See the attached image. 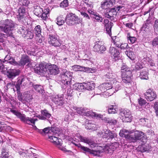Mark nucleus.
Returning a JSON list of instances; mask_svg holds the SVG:
<instances>
[{
    "label": "nucleus",
    "mask_w": 158,
    "mask_h": 158,
    "mask_svg": "<svg viewBox=\"0 0 158 158\" xmlns=\"http://www.w3.org/2000/svg\"><path fill=\"white\" fill-rule=\"evenodd\" d=\"M81 141L86 143L89 145L92 148H94L95 147H97L98 148L97 150H91L87 147L82 146L80 144H78L75 143L74 144L78 148H80L83 151L89 152L90 154L93 155L94 156H96L98 157L101 156V154L104 152L103 150L102 151L103 147L101 146H98L97 144L95 143L91 139L88 138L80 136L79 138Z\"/></svg>",
    "instance_id": "obj_1"
},
{
    "label": "nucleus",
    "mask_w": 158,
    "mask_h": 158,
    "mask_svg": "<svg viewBox=\"0 0 158 158\" xmlns=\"http://www.w3.org/2000/svg\"><path fill=\"white\" fill-rule=\"evenodd\" d=\"M146 142V136L142 131H139V151L144 152L150 151L151 147Z\"/></svg>",
    "instance_id": "obj_2"
},
{
    "label": "nucleus",
    "mask_w": 158,
    "mask_h": 158,
    "mask_svg": "<svg viewBox=\"0 0 158 158\" xmlns=\"http://www.w3.org/2000/svg\"><path fill=\"white\" fill-rule=\"evenodd\" d=\"M16 24L11 20L6 19L5 20L4 24L0 26V29L6 33L9 36L12 35V31L15 27Z\"/></svg>",
    "instance_id": "obj_3"
},
{
    "label": "nucleus",
    "mask_w": 158,
    "mask_h": 158,
    "mask_svg": "<svg viewBox=\"0 0 158 158\" xmlns=\"http://www.w3.org/2000/svg\"><path fill=\"white\" fill-rule=\"evenodd\" d=\"M10 111L17 116L22 121L28 124L32 123L34 125L35 122L38 120L37 118L26 117L25 114H22L18 111L13 110L11 109H10Z\"/></svg>",
    "instance_id": "obj_4"
},
{
    "label": "nucleus",
    "mask_w": 158,
    "mask_h": 158,
    "mask_svg": "<svg viewBox=\"0 0 158 158\" xmlns=\"http://www.w3.org/2000/svg\"><path fill=\"white\" fill-rule=\"evenodd\" d=\"M133 130L130 131L125 129L121 130L119 135L121 137L126 138H131L134 140H138V131H136L134 132Z\"/></svg>",
    "instance_id": "obj_5"
},
{
    "label": "nucleus",
    "mask_w": 158,
    "mask_h": 158,
    "mask_svg": "<svg viewBox=\"0 0 158 158\" xmlns=\"http://www.w3.org/2000/svg\"><path fill=\"white\" fill-rule=\"evenodd\" d=\"M97 134L98 136L106 138L107 140H111L116 136V134L114 132L111 131L108 129H103L102 131L98 132Z\"/></svg>",
    "instance_id": "obj_6"
},
{
    "label": "nucleus",
    "mask_w": 158,
    "mask_h": 158,
    "mask_svg": "<svg viewBox=\"0 0 158 158\" xmlns=\"http://www.w3.org/2000/svg\"><path fill=\"white\" fill-rule=\"evenodd\" d=\"M61 76L62 82L64 85L69 84L72 80V73L66 69H63Z\"/></svg>",
    "instance_id": "obj_7"
},
{
    "label": "nucleus",
    "mask_w": 158,
    "mask_h": 158,
    "mask_svg": "<svg viewBox=\"0 0 158 158\" xmlns=\"http://www.w3.org/2000/svg\"><path fill=\"white\" fill-rule=\"evenodd\" d=\"M66 23L69 26L78 24L81 22L80 19L78 17H76L74 14L68 15L66 18Z\"/></svg>",
    "instance_id": "obj_8"
},
{
    "label": "nucleus",
    "mask_w": 158,
    "mask_h": 158,
    "mask_svg": "<svg viewBox=\"0 0 158 158\" xmlns=\"http://www.w3.org/2000/svg\"><path fill=\"white\" fill-rule=\"evenodd\" d=\"M104 12V15L106 18L109 19L112 21H114L117 12L115 8H112L111 9H107Z\"/></svg>",
    "instance_id": "obj_9"
},
{
    "label": "nucleus",
    "mask_w": 158,
    "mask_h": 158,
    "mask_svg": "<svg viewBox=\"0 0 158 158\" xmlns=\"http://www.w3.org/2000/svg\"><path fill=\"white\" fill-rule=\"evenodd\" d=\"M28 83V80L27 77L21 76L18 78V81L15 85L17 90L19 91L20 87H25Z\"/></svg>",
    "instance_id": "obj_10"
},
{
    "label": "nucleus",
    "mask_w": 158,
    "mask_h": 158,
    "mask_svg": "<svg viewBox=\"0 0 158 158\" xmlns=\"http://www.w3.org/2000/svg\"><path fill=\"white\" fill-rule=\"evenodd\" d=\"M93 50L99 53H103L106 51V48L104 45L103 42L99 41L95 43L93 47Z\"/></svg>",
    "instance_id": "obj_11"
},
{
    "label": "nucleus",
    "mask_w": 158,
    "mask_h": 158,
    "mask_svg": "<svg viewBox=\"0 0 158 158\" xmlns=\"http://www.w3.org/2000/svg\"><path fill=\"white\" fill-rule=\"evenodd\" d=\"M46 72V76L55 75L58 73L59 69L57 67L55 64L47 65Z\"/></svg>",
    "instance_id": "obj_12"
},
{
    "label": "nucleus",
    "mask_w": 158,
    "mask_h": 158,
    "mask_svg": "<svg viewBox=\"0 0 158 158\" xmlns=\"http://www.w3.org/2000/svg\"><path fill=\"white\" fill-rule=\"evenodd\" d=\"M144 96L148 101H152L155 99L156 95L155 92L149 89L144 94Z\"/></svg>",
    "instance_id": "obj_13"
},
{
    "label": "nucleus",
    "mask_w": 158,
    "mask_h": 158,
    "mask_svg": "<svg viewBox=\"0 0 158 158\" xmlns=\"http://www.w3.org/2000/svg\"><path fill=\"white\" fill-rule=\"evenodd\" d=\"M63 94L53 95L52 96V100L57 105L61 106L64 104V98Z\"/></svg>",
    "instance_id": "obj_14"
},
{
    "label": "nucleus",
    "mask_w": 158,
    "mask_h": 158,
    "mask_svg": "<svg viewBox=\"0 0 158 158\" xmlns=\"http://www.w3.org/2000/svg\"><path fill=\"white\" fill-rule=\"evenodd\" d=\"M118 147V143L114 142L111 144H109L103 147L102 150L104 152L107 153H111Z\"/></svg>",
    "instance_id": "obj_15"
},
{
    "label": "nucleus",
    "mask_w": 158,
    "mask_h": 158,
    "mask_svg": "<svg viewBox=\"0 0 158 158\" xmlns=\"http://www.w3.org/2000/svg\"><path fill=\"white\" fill-rule=\"evenodd\" d=\"M49 43L52 46L57 47L61 45V44L57 38L53 35H49L48 39Z\"/></svg>",
    "instance_id": "obj_16"
},
{
    "label": "nucleus",
    "mask_w": 158,
    "mask_h": 158,
    "mask_svg": "<svg viewBox=\"0 0 158 158\" xmlns=\"http://www.w3.org/2000/svg\"><path fill=\"white\" fill-rule=\"evenodd\" d=\"M47 64L44 63H40L38 66H37L35 69V72L37 73H43L46 74Z\"/></svg>",
    "instance_id": "obj_17"
},
{
    "label": "nucleus",
    "mask_w": 158,
    "mask_h": 158,
    "mask_svg": "<svg viewBox=\"0 0 158 158\" xmlns=\"http://www.w3.org/2000/svg\"><path fill=\"white\" fill-rule=\"evenodd\" d=\"M109 53L111 57L115 61L118 60L120 58V52L116 48L114 47H110L109 49Z\"/></svg>",
    "instance_id": "obj_18"
},
{
    "label": "nucleus",
    "mask_w": 158,
    "mask_h": 158,
    "mask_svg": "<svg viewBox=\"0 0 158 158\" xmlns=\"http://www.w3.org/2000/svg\"><path fill=\"white\" fill-rule=\"evenodd\" d=\"M131 112L128 109H125L120 113L121 115L123 117L122 119L123 121L125 122L131 121Z\"/></svg>",
    "instance_id": "obj_19"
},
{
    "label": "nucleus",
    "mask_w": 158,
    "mask_h": 158,
    "mask_svg": "<svg viewBox=\"0 0 158 158\" xmlns=\"http://www.w3.org/2000/svg\"><path fill=\"white\" fill-rule=\"evenodd\" d=\"M77 89L79 90V89H82L85 88L86 89L88 90H92L95 87V84L93 82H89L85 84V85L83 86L81 84H78L77 85Z\"/></svg>",
    "instance_id": "obj_20"
},
{
    "label": "nucleus",
    "mask_w": 158,
    "mask_h": 158,
    "mask_svg": "<svg viewBox=\"0 0 158 158\" xmlns=\"http://www.w3.org/2000/svg\"><path fill=\"white\" fill-rule=\"evenodd\" d=\"M20 73V71L19 69H10L7 72V76L8 78L13 79L19 75Z\"/></svg>",
    "instance_id": "obj_21"
},
{
    "label": "nucleus",
    "mask_w": 158,
    "mask_h": 158,
    "mask_svg": "<svg viewBox=\"0 0 158 158\" xmlns=\"http://www.w3.org/2000/svg\"><path fill=\"white\" fill-rule=\"evenodd\" d=\"M51 116V114L49 113L47 110H44L41 111V114H39L36 116V117L40 119L45 120L48 119Z\"/></svg>",
    "instance_id": "obj_22"
},
{
    "label": "nucleus",
    "mask_w": 158,
    "mask_h": 158,
    "mask_svg": "<svg viewBox=\"0 0 158 158\" xmlns=\"http://www.w3.org/2000/svg\"><path fill=\"white\" fill-rule=\"evenodd\" d=\"M104 23L106 31L109 35H111V29L113 25V23L109 22L108 20L106 19H104Z\"/></svg>",
    "instance_id": "obj_23"
},
{
    "label": "nucleus",
    "mask_w": 158,
    "mask_h": 158,
    "mask_svg": "<svg viewBox=\"0 0 158 158\" xmlns=\"http://www.w3.org/2000/svg\"><path fill=\"white\" fill-rule=\"evenodd\" d=\"M31 62V60L27 55H23L22 56L20 60L18 62V65L23 66L27 63Z\"/></svg>",
    "instance_id": "obj_24"
},
{
    "label": "nucleus",
    "mask_w": 158,
    "mask_h": 158,
    "mask_svg": "<svg viewBox=\"0 0 158 158\" xmlns=\"http://www.w3.org/2000/svg\"><path fill=\"white\" fill-rule=\"evenodd\" d=\"M115 2V0H106L105 1L102 3V7L104 8L106 7L105 9H106L107 8L112 6Z\"/></svg>",
    "instance_id": "obj_25"
},
{
    "label": "nucleus",
    "mask_w": 158,
    "mask_h": 158,
    "mask_svg": "<svg viewBox=\"0 0 158 158\" xmlns=\"http://www.w3.org/2000/svg\"><path fill=\"white\" fill-rule=\"evenodd\" d=\"M25 11V9L24 6L21 7L18 9L16 13V15L18 19L20 20L23 18Z\"/></svg>",
    "instance_id": "obj_26"
},
{
    "label": "nucleus",
    "mask_w": 158,
    "mask_h": 158,
    "mask_svg": "<svg viewBox=\"0 0 158 158\" xmlns=\"http://www.w3.org/2000/svg\"><path fill=\"white\" fill-rule=\"evenodd\" d=\"M85 112L83 114V115L87 116L93 117H98L100 118H102V115L100 114H98L95 112H94L91 111H88L87 110H85Z\"/></svg>",
    "instance_id": "obj_27"
},
{
    "label": "nucleus",
    "mask_w": 158,
    "mask_h": 158,
    "mask_svg": "<svg viewBox=\"0 0 158 158\" xmlns=\"http://www.w3.org/2000/svg\"><path fill=\"white\" fill-rule=\"evenodd\" d=\"M132 76V73L130 75H128L127 74H122V81L123 83L125 84L131 82Z\"/></svg>",
    "instance_id": "obj_28"
},
{
    "label": "nucleus",
    "mask_w": 158,
    "mask_h": 158,
    "mask_svg": "<svg viewBox=\"0 0 158 158\" xmlns=\"http://www.w3.org/2000/svg\"><path fill=\"white\" fill-rule=\"evenodd\" d=\"M55 127H52L51 128L47 127L44 129L42 130L41 132V134H43L44 133H53V134H56L57 133L58 131L56 129Z\"/></svg>",
    "instance_id": "obj_29"
},
{
    "label": "nucleus",
    "mask_w": 158,
    "mask_h": 158,
    "mask_svg": "<svg viewBox=\"0 0 158 158\" xmlns=\"http://www.w3.org/2000/svg\"><path fill=\"white\" fill-rule=\"evenodd\" d=\"M121 72L122 74H127L128 75H130L131 73H132L129 68L127 67V66L124 64H123L122 65L121 68Z\"/></svg>",
    "instance_id": "obj_30"
},
{
    "label": "nucleus",
    "mask_w": 158,
    "mask_h": 158,
    "mask_svg": "<svg viewBox=\"0 0 158 158\" xmlns=\"http://www.w3.org/2000/svg\"><path fill=\"white\" fill-rule=\"evenodd\" d=\"M34 12V14L38 17H40L41 13L43 12V10L40 6H35Z\"/></svg>",
    "instance_id": "obj_31"
},
{
    "label": "nucleus",
    "mask_w": 158,
    "mask_h": 158,
    "mask_svg": "<svg viewBox=\"0 0 158 158\" xmlns=\"http://www.w3.org/2000/svg\"><path fill=\"white\" fill-rule=\"evenodd\" d=\"M66 20V19L63 15L60 16L58 17L56 19V23L59 26L63 25Z\"/></svg>",
    "instance_id": "obj_32"
},
{
    "label": "nucleus",
    "mask_w": 158,
    "mask_h": 158,
    "mask_svg": "<svg viewBox=\"0 0 158 158\" xmlns=\"http://www.w3.org/2000/svg\"><path fill=\"white\" fill-rule=\"evenodd\" d=\"M49 9L48 8H46L44 9L43 12L41 13V18L45 20L48 18L49 16Z\"/></svg>",
    "instance_id": "obj_33"
},
{
    "label": "nucleus",
    "mask_w": 158,
    "mask_h": 158,
    "mask_svg": "<svg viewBox=\"0 0 158 158\" xmlns=\"http://www.w3.org/2000/svg\"><path fill=\"white\" fill-rule=\"evenodd\" d=\"M148 73L146 69H143L142 72H141L140 74V78L142 79L148 80Z\"/></svg>",
    "instance_id": "obj_34"
},
{
    "label": "nucleus",
    "mask_w": 158,
    "mask_h": 158,
    "mask_svg": "<svg viewBox=\"0 0 158 158\" xmlns=\"http://www.w3.org/2000/svg\"><path fill=\"white\" fill-rule=\"evenodd\" d=\"M48 138L50 139V141L54 144L57 145L60 144V142L57 137L54 136H49Z\"/></svg>",
    "instance_id": "obj_35"
},
{
    "label": "nucleus",
    "mask_w": 158,
    "mask_h": 158,
    "mask_svg": "<svg viewBox=\"0 0 158 158\" xmlns=\"http://www.w3.org/2000/svg\"><path fill=\"white\" fill-rule=\"evenodd\" d=\"M32 86L34 89L36 91L37 93L40 94L43 93V87L42 86L40 85H35L33 84L32 85Z\"/></svg>",
    "instance_id": "obj_36"
},
{
    "label": "nucleus",
    "mask_w": 158,
    "mask_h": 158,
    "mask_svg": "<svg viewBox=\"0 0 158 158\" xmlns=\"http://www.w3.org/2000/svg\"><path fill=\"white\" fill-rule=\"evenodd\" d=\"M105 77L106 78L108 79H114L116 78L115 74L110 70H109V71L105 74Z\"/></svg>",
    "instance_id": "obj_37"
},
{
    "label": "nucleus",
    "mask_w": 158,
    "mask_h": 158,
    "mask_svg": "<svg viewBox=\"0 0 158 158\" xmlns=\"http://www.w3.org/2000/svg\"><path fill=\"white\" fill-rule=\"evenodd\" d=\"M0 158H13L11 156H9L7 151L4 149L2 150Z\"/></svg>",
    "instance_id": "obj_38"
},
{
    "label": "nucleus",
    "mask_w": 158,
    "mask_h": 158,
    "mask_svg": "<svg viewBox=\"0 0 158 158\" xmlns=\"http://www.w3.org/2000/svg\"><path fill=\"white\" fill-rule=\"evenodd\" d=\"M108 112V113L110 114H114L117 113L116 106L114 105L110 106L109 107Z\"/></svg>",
    "instance_id": "obj_39"
},
{
    "label": "nucleus",
    "mask_w": 158,
    "mask_h": 158,
    "mask_svg": "<svg viewBox=\"0 0 158 158\" xmlns=\"http://www.w3.org/2000/svg\"><path fill=\"white\" fill-rule=\"evenodd\" d=\"M41 29L40 25H38L35 27L34 31L36 36L41 35Z\"/></svg>",
    "instance_id": "obj_40"
},
{
    "label": "nucleus",
    "mask_w": 158,
    "mask_h": 158,
    "mask_svg": "<svg viewBox=\"0 0 158 158\" xmlns=\"http://www.w3.org/2000/svg\"><path fill=\"white\" fill-rule=\"evenodd\" d=\"M86 128L88 129H92L95 130L96 125L90 123H87L86 126Z\"/></svg>",
    "instance_id": "obj_41"
},
{
    "label": "nucleus",
    "mask_w": 158,
    "mask_h": 158,
    "mask_svg": "<svg viewBox=\"0 0 158 158\" xmlns=\"http://www.w3.org/2000/svg\"><path fill=\"white\" fill-rule=\"evenodd\" d=\"M106 123L110 124L111 125H114L116 123V121L114 119H111L110 118H106Z\"/></svg>",
    "instance_id": "obj_42"
},
{
    "label": "nucleus",
    "mask_w": 158,
    "mask_h": 158,
    "mask_svg": "<svg viewBox=\"0 0 158 158\" xmlns=\"http://www.w3.org/2000/svg\"><path fill=\"white\" fill-rule=\"evenodd\" d=\"M30 93V92L27 91V94H25L24 99L25 100H28L32 99V95Z\"/></svg>",
    "instance_id": "obj_43"
},
{
    "label": "nucleus",
    "mask_w": 158,
    "mask_h": 158,
    "mask_svg": "<svg viewBox=\"0 0 158 158\" xmlns=\"http://www.w3.org/2000/svg\"><path fill=\"white\" fill-rule=\"evenodd\" d=\"M69 5V3L68 0H64L60 4V6L61 7H67Z\"/></svg>",
    "instance_id": "obj_44"
},
{
    "label": "nucleus",
    "mask_w": 158,
    "mask_h": 158,
    "mask_svg": "<svg viewBox=\"0 0 158 158\" xmlns=\"http://www.w3.org/2000/svg\"><path fill=\"white\" fill-rule=\"evenodd\" d=\"M84 2L88 7L90 8L93 7V2L89 0H85Z\"/></svg>",
    "instance_id": "obj_45"
},
{
    "label": "nucleus",
    "mask_w": 158,
    "mask_h": 158,
    "mask_svg": "<svg viewBox=\"0 0 158 158\" xmlns=\"http://www.w3.org/2000/svg\"><path fill=\"white\" fill-rule=\"evenodd\" d=\"M36 39L37 42L41 43L44 39V37L41 35H40L36 36Z\"/></svg>",
    "instance_id": "obj_46"
},
{
    "label": "nucleus",
    "mask_w": 158,
    "mask_h": 158,
    "mask_svg": "<svg viewBox=\"0 0 158 158\" xmlns=\"http://www.w3.org/2000/svg\"><path fill=\"white\" fill-rule=\"evenodd\" d=\"M141 97L143 96H140V99H139V105L141 106H144L146 103V102L144 99L142 98Z\"/></svg>",
    "instance_id": "obj_47"
},
{
    "label": "nucleus",
    "mask_w": 158,
    "mask_h": 158,
    "mask_svg": "<svg viewBox=\"0 0 158 158\" xmlns=\"http://www.w3.org/2000/svg\"><path fill=\"white\" fill-rule=\"evenodd\" d=\"M154 30L155 33L158 35V19L156 20L155 22Z\"/></svg>",
    "instance_id": "obj_48"
},
{
    "label": "nucleus",
    "mask_w": 158,
    "mask_h": 158,
    "mask_svg": "<svg viewBox=\"0 0 158 158\" xmlns=\"http://www.w3.org/2000/svg\"><path fill=\"white\" fill-rule=\"evenodd\" d=\"M29 151L28 150H26L25 151H23V150H21L19 151L18 153L19 155H22V156L25 157Z\"/></svg>",
    "instance_id": "obj_49"
},
{
    "label": "nucleus",
    "mask_w": 158,
    "mask_h": 158,
    "mask_svg": "<svg viewBox=\"0 0 158 158\" xmlns=\"http://www.w3.org/2000/svg\"><path fill=\"white\" fill-rule=\"evenodd\" d=\"M18 32L19 34H21L22 35H25L26 34V31L24 29L23 27V26L20 27L19 28Z\"/></svg>",
    "instance_id": "obj_50"
},
{
    "label": "nucleus",
    "mask_w": 158,
    "mask_h": 158,
    "mask_svg": "<svg viewBox=\"0 0 158 158\" xmlns=\"http://www.w3.org/2000/svg\"><path fill=\"white\" fill-rule=\"evenodd\" d=\"M93 17L98 22H102L103 20L102 18L98 14H96Z\"/></svg>",
    "instance_id": "obj_51"
},
{
    "label": "nucleus",
    "mask_w": 158,
    "mask_h": 158,
    "mask_svg": "<svg viewBox=\"0 0 158 158\" xmlns=\"http://www.w3.org/2000/svg\"><path fill=\"white\" fill-rule=\"evenodd\" d=\"M90 68L87 67H82L79 65V70L81 71L86 72L90 71Z\"/></svg>",
    "instance_id": "obj_52"
},
{
    "label": "nucleus",
    "mask_w": 158,
    "mask_h": 158,
    "mask_svg": "<svg viewBox=\"0 0 158 158\" xmlns=\"http://www.w3.org/2000/svg\"><path fill=\"white\" fill-rule=\"evenodd\" d=\"M109 91H105L102 92V93H101V95L103 96V97H104L105 98H106L109 96H110L112 94H113V93H112V94H110L109 92Z\"/></svg>",
    "instance_id": "obj_53"
},
{
    "label": "nucleus",
    "mask_w": 158,
    "mask_h": 158,
    "mask_svg": "<svg viewBox=\"0 0 158 158\" xmlns=\"http://www.w3.org/2000/svg\"><path fill=\"white\" fill-rule=\"evenodd\" d=\"M103 84L105 87L106 90H109L112 88L111 84L109 83H103Z\"/></svg>",
    "instance_id": "obj_54"
},
{
    "label": "nucleus",
    "mask_w": 158,
    "mask_h": 158,
    "mask_svg": "<svg viewBox=\"0 0 158 158\" xmlns=\"http://www.w3.org/2000/svg\"><path fill=\"white\" fill-rule=\"evenodd\" d=\"M152 45L153 46L156 47L158 45V37L155 38L152 41Z\"/></svg>",
    "instance_id": "obj_55"
},
{
    "label": "nucleus",
    "mask_w": 158,
    "mask_h": 158,
    "mask_svg": "<svg viewBox=\"0 0 158 158\" xmlns=\"http://www.w3.org/2000/svg\"><path fill=\"white\" fill-rule=\"evenodd\" d=\"M128 41L129 43L133 44L136 40V38L134 37L131 36L129 39H128Z\"/></svg>",
    "instance_id": "obj_56"
},
{
    "label": "nucleus",
    "mask_w": 158,
    "mask_h": 158,
    "mask_svg": "<svg viewBox=\"0 0 158 158\" xmlns=\"http://www.w3.org/2000/svg\"><path fill=\"white\" fill-rule=\"evenodd\" d=\"M8 62L14 65H18V62L16 61L12 57L10 59Z\"/></svg>",
    "instance_id": "obj_57"
},
{
    "label": "nucleus",
    "mask_w": 158,
    "mask_h": 158,
    "mask_svg": "<svg viewBox=\"0 0 158 158\" xmlns=\"http://www.w3.org/2000/svg\"><path fill=\"white\" fill-rule=\"evenodd\" d=\"M85 109L81 108H78L77 109V112L78 114H82L83 115V114L85 113Z\"/></svg>",
    "instance_id": "obj_58"
},
{
    "label": "nucleus",
    "mask_w": 158,
    "mask_h": 158,
    "mask_svg": "<svg viewBox=\"0 0 158 158\" xmlns=\"http://www.w3.org/2000/svg\"><path fill=\"white\" fill-rule=\"evenodd\" d=\"M129 48L128 44L127 43L121 44L120 48L122 49H127Z\"/></svg>",
    "instance_id": "obj_59"
},
{
    "label": "nucleus",
    "mask_w": 158,
    "mask_h": 158,
    "mask_svg": "<svg viewBox=\"0 0 158 158\" xmlns=\"http://www.w3.org/2000/svg\"><path fill=\"white\" fill-rule=\"evenodd\" d=\"M99 90H100L102 92H104L106 90V89L105 87L103 84L98 86Z\"/></svg>",
    "instance_id": "obj_60"
},
{
    "label": "nucleus",
    "mask_w": 158,
    "mask_h": 158,
    "mask_svg": "<svg viewBox=\"0 0 158 158\" xmlns=\"http://www.w3.org/2000/svg\"><path fill=\"white\" fill-rule=\"evenodd\" d=\"M8 35L4 34L3 33H0V42H3V37L6 38Z\"/></svg>",
    "instance_id": "obj_61"
},
{
    "label": "nucleus",
    "mask_w": 158,
    "mask_h": 158,
    "mask_svg": "<svg viewBox=\"0 0 158 158\" xmlns=\"http://www.w3.org/2000/svg\"><path fill=\"white\" fill-rule=\"evenodd\" d=\"M146 122L145 118H141L140 119V123L142 125H146Z\"/></svg>",
    "instance_id": "obj_62"
},
{
    "label": "nucleus",
    "mask_w": 158,
    "mask_h": 158,
    "mask_svg": "<svg viewBox=\"0 0 158 158\" xmlns=\"http://www.w3.org/2000/svg\"><path fill=\"white\" fill-rule=\"evenodd\" d=\"M30 35L29 37L30 39H32L34 35L32 33L31 31H28L26 33L25 35L27 36H28L29 35Z\"/></svg>",
    "instance_id": "obj_63"
},
{
    "label": "nucleus",
    "mask_w": 158,
    "mask_h": 158,
    "mask_svg": "<svg viewBox=\"0 0 158 158\" xmlns=\"http://www.w3.org/2000/svg\"><path fill=\"white\" fill-rule=\"evenodd\" d=\"M88 12L90 14L93 15H94V16H95V15H96V14H97L94 10H92V9H91V10L90 9H88Z\"/></svg>",
    "instance_id": "obj_64"
}]
</instances>
